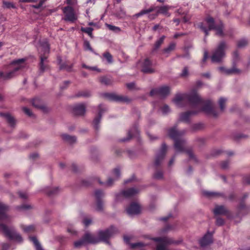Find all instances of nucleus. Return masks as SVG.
I'll return each mask as SVG.
<instances>
[{
  "label": "nucleus",
  "mask_w": 250,
  "mask_h": 250,
  "mask_svg": "<svg viewBox=\"0 0 250 250\" xmlns=\"http://www.w3.org/2000/svg\"><path fill=\"white\" fill-rule=\"evenodd\" d=\"M22 110H23V112L25 113V114H26L28 116H29V117H33L34 116V114H33V113L32 112V111L30 110V109H29L26 107H23L22 108Z\"/></svg>",
  "instance_id": "nucleus-49"
},
{
  "label": "nucleus",
  "mask_w": 250,
  "mask_h": 250,
  "mask_svg": "<svg viewBox=\"0 0 250 250\" xmlns=\"http://www.w3.org/2000/svg\"><path fill=\"white\" fill-rule=\"evenodd\" d=\"M94 194L96 199V209L98 211H102L104 209V204L101 198L104 196V194L103 191L98 189L95 190Z\"/></svg>",
  "instance_id": "nucleus-18"
},
{
  "label": "nucleus",
  "mask_w": 250,
  "mask_h": 250,
  "mask_svg": "<svg viewBox=\"0 0 250 250\" xmlns=\"http://www.w3.org/2000/svg\"><path fill=\"white\" fill-rule=\"evenodd\" d=\"M63 13L65 17L63 18L65 21L74 22L77 19V17L75 14L74 9L72 7L67 6L63 8Z\"/></svg>",
  "instance_id": "nucleus-16"
},
{
  "label": "nucleus",
  "mask_w": 250,
  "mask_h": 250,
  "mask_svg": "<svg viewBox=\"0 0 250 250\" xmlns=\"http://www.w3.org/2000/svg\"><path fill=\"white\" fill-rule=\"evenodd\" d=\"M2 4H3L2 6L4 8H7V9H10V8L15 9V8H16V6L15 5V4L12 2L3 0L2 1Z\"/></svg>",
  "instance_id": "nucleus-37"
},
{
  "label": "nucleus",
  "mask_w": 250,
  "mask_h": 250,
  "mask_svg": "<svg viewBox=\"0 0 250 250\" xmlns=\"http://www.w3.org/2000/svg\"><path fill=\"white\" fill-rule=\"evenodd\" d=\"M203 126V125L201 123H198L193 125L192 126V129L193 130H197L201 129Z\"/></svg>",
  "instance_id": "nucleus-54"
},
{
  "label": "nucleus",
  "mask_w": 250,
  "mask_h": 250,
  "mask_svg": "<svg viewBox=\"0 0 250 250\" xmlns=\"http://www.w3.org/2000/svg\"><path fill=\"white\" fill-rule=\"evenodd\" d=\"M203 194L208 198H217L219 197L225 198V195L223 193L220 192L205 191L203 192Z\"/></svg>",
  "instance_id": "nucleus-28"
},
{
  "label": "nucleus",
  "mask_w": 250,
  "mask_h": 250,
  "mask_svg": "<svg viewBox=\"0 0 250 250\" xmlns=\"http://www.w3.org/2000/svg\"><path fill=\"white\" fill-rule=\"evenodd\" d=\"M227 99L226 98L221 97L218 101V103L220 106V110L223 111L225 107V104Z\"/></svg>",
  "instance_id": "nucleus-41"
},
{
  "label": "nucleus",
  "mask_w": 250,
  "mask_h": 250,
  "mask_svg": "<svg viewBox=\"0 0 250 250\" xmlns=\"http://www.w3.org/2000/svg\"><path fill=\"white\" fill-rule=\"evenodd\" d=\"M32 105L36 108L41 109L44 112H46L48 111L47 107L42 104L41 100L39 98H35L33 100Z\"/></svg>",
  "instance_id": "nucleus-26"
},
{
  "label": "nucleus",
  "mask_w": 250,
  "mask_h": 250,
  "mask_svg": "<svg viewBox=\"0 0 250 250\" xmlns=\"http://www.w3.org/2000/svg\"><path fill=\"white\" fill-rule=\"evenodd\" d=\"M175 47L176 43L174 42H171L167 47L163 50V53L166 55V56L167 57L172 51L174 50Z\"/></svg>",
  "instance_id": "nucleus-31"
},
{
  "label": "nucleus",
  "mask_w": 250,
  "mask_h": 250,
  "mask_svg": "<svg viewBox=\"0 0 250 250\" xmlns=\"http://www.w3.org/2000/svg\"><path fill=\"white\" fill-rule=\"evenodd\" d=\"M103 95L105 98L111 101L123 103H129L130 101V100L128 97L123 95L108 93H104Z\"/></svg>",
  "instance_id": "nucleus-15"
},
{
  "label": "nucleus",
  "mask_w": 250,
  "mask_h": 250,
  "mask_svg": "<svg viewBox=\"0 0 250 250\" xmlns=\"http://www.w3.org/2000/svg\"><path fill=\"white\" fill-rule=\"evenodd\" d=\"M112 174L115 179H118L120 176V170L119 168H115L113 171Z\"/></svg>",
  "instance_id": "nucleus-47"
},
{
  "label": "nucleus",
  "mask_w": 250,
  "mask_h": 250,
  "mask_svg": "<svg viewBox=\"0 0 250 250\" xmlns=\"http://www.w3.org/2000/svg\"><path fill=\"white\" fill-rule=\"evenodd\" d=\"M9 207L6 205L0 202V221L8 219L9 217L6 213ZM0 229L3 231L5 236L10 239L15 240L18 242L22 241V237L14 229L8 228L5 225L0 223Z\"/></svg>",
  "instance_id": "nucleus-3"
},
{
  "label": "nucleus",
  "mask_w": 250,
  "mask_h": 250,
  "mask_svg": "<svg viewBox=\"0 0 250 250\" xmlns=\"http://www.w3.org/2000/svg\"><path fill=\"white\" fill-rule=\"evenodd\" d=\"M127 87L130 89L132 90L135 89V84L134 83H130L126 84Z\"/></svg>",
  "instance_id": "nucleus-62"
},
{
  "label": "nucleus",
  "mask_w": 250,
  "mask_h": 250,
  "mask_svg": "<svg viewBox=\"0 0 250 250\" xmlns=\"http://www.w3.org/2000/svg\"><path fill=\"white\" fill-rule=\"evenodd\" d=\"M229 163L228 161H224L221 164V167L223 169H226L228 168Z\"/></svg>",
  "instance_id": "nucleus-60"
},
{
  "label": "nucleus",
  "mask_w": 250,
  "mask_h": 250,
  "mask_svg": "<svg viewBox=\"0 0 250 250\" xmlns=\"http://www.w3.org/2000/svg\"><path fill=\"white\" fill-rule=\"evenodd\" d=\"M249 42L246 39H242L237 42V47L239 48H243L248 44Z\"/></svg>",
  "instance_id": "nucleus-39"
},
{
  "label": "nucleus",
  "mask_w": 250,
  "mask_h": 250,
  "mask_svg": "<svg viewBox=\"0 0 250 250\" xmlns=\"http://www.w3.org/2000/svg\"><path fill=\"white\" fill-rule=\"evenodd\" d=\"M117 232V229L113 227H111L104 230H100L97 233V238L99 239V242L101 241L108 243V240L114 234Z\"/></svg>",
  "instance_id": "nucleus-13"
},
{
  "label": "nucleus",
  "mask_w": 250,
  "mask_h": 250,
  "mask_svg": "<svg viewBox=\"0 0 250 250\" xmlns=\"http://www.w3.org/2000/svg\"><path fill=\"white\" fill-rule=\"evenodd\" d=\"M166 37L165 36H162L160 38H159L155 43L154 47L153 48L152 51H155L157 50L162 43L164 42V40Z\"/></svg>",
  "instance_id": "nucleus-34"
},
{
  "label": "nucleus",
  "mask_w": 250,
  "mask_h": 250,
  "mask_svg": "<svg viewBox=\"0 0 250 250\" xmlns=\"http://www.w3.org/2000/svg\"><path fill=\"white\" fill-rule=\"evenodd\" d=\"M227 48V45L225 42H221L216 48L213 51L211 57V60L213 62H219L225 57V49Z\"/></svg>",
  "instance_id": "nucleus-12"
},
{
  "label": "nucleus",
  "mask_w": 250,
  "mask_h": 250,
  "mask_svg": "<svg viewBox=\"0 0 250 250\" xmlns=\"http://www.w3.org/2000/svg\"><path fill=\"white\" fill-rule=\"evenodd\" d=\"M139 189L135 188H131L123 190L121 193L116 195V199L119 201L122 197H125L126 198H131L133 197L139 192Z\"/></svg>",
  "instance_id": "nucleus-14"
},
{
  "label": "nucleus",
  "mask_w": 250,
  "mask_h": 250,
  "mask_svg": "<svg viewBox=\"0 0 250 250\" xmlns=\"http://www.w3.org/2000/svg\"><path fill=\"white\" fill-rule=\"evenodd\" d=\"M106 26L108 28L109 30L113 31L115 33H118L121 31L120 28L119 27L115 26L109 24H105Z\"/></svg>",
  "instance_id": "nucleus-43"
},
{
  "label": "nucleus",
  "mask_w": 250,
  "mask_h": 250,
  "mask_svg": "<svg viewBox=\"0 0 250 250\" xmlns=\"http://www.w3.org/2000/svg\"><path fill=\"white\" fill-rule=\"evenodd\" d=\"M38 51L40 54V62L39 63V71L43 73L49 69L48 61L46 54L49 52V47L46 40L40 42V45L38 47Z\"/></svg>",
  "instance_id": "nucleus-5"
},
{
  "label": "nucleus",
  "mask_w": 250,
  "mask_h": 250,
  "mask_svg": "<svg viewBox=\"0 0 250 250\" xmlns=\"http://www.w3.org/2000/svg\"><path fill=\"white\" fill-rule=\"evenodd\" d=\"M140 206L135 203H131L130 206L126 208L127 213L130 215H134L139 214L140 212Z\"/></svg>",
  "instance_id": "nucleus-23"
},
{
  "label": "nucleus",
  "mask_w": 250,
  "mask_h": 250,
  "mask_svg": "<svg viewBox=\"0 0 250 250\" xmlns=\"http://www.w3.org/2000/svg\"><path fill=\"white\" fill-rule=\"evenodd\" d=\"M19 195L20 197L23 199H27L28 198V194L25 192H19Z\"/></svg>",
  "instance_id": "nucleus-63"
},
{
  "label": "nucleus",
  "mask_w": 250,
  "mask_h": 250,
  "mask_svg": "<svg viewBox=\"0 0 250 250\" xmlns=\"http://www.w3.org/2000/svg\"><path fill=\"white\" fill-rule=\"evenodd\" d=\"M25 59H20L13 61L10 65L11 70L6 73L0 72V78L3 80H9L15 77L18 71L25 66Z\"/></svg>",
  "instance_id": "nucleus-6"
},
{
  "label": "nucleus",
  "mask_w": 250,
  "mask_h": 250,
  "mask_svg": "<svg viewBox=\"0 0 250 250\" xmlns=\"http://www.w3.org/2000/svg\"><path fill=\"white\" fill-rule=\"evenodd\" d=\"M116 180L115 178H109L107 182L105 183V185L107 187H110L112 185L113 182Z\"/></svg>",
  "instance_id": "nucleus-56"
},
{
  "label": "nucleus",
  "mask_w": 250,
  "mask_h": 250,
  "mask_svg": "<svg viewBox=\"0 0 250 250\" xmlns=\"http://www.w3.org/2000/svg\"><path fill=\"white\" fill-rule=\"evenodd\" d=\"M86 106L84 104H79L73 106L72 112L76 116H83L85 113Z\"/></svg>",
  "instance_id": "nucleus-22"
},
{
  "label": "nucleus",
  "mask_w": 250,
  "mask_h": 250,
  "mask_svg": "<svg viewBox=\"0 0 250 250\" xmlns=\"http://www.w3.org/2000/svg\"><path fill=\"white\" fill-rule=\"evenodd\" d=\"M91 96V93L89 91H82L78 92L76 95L77 97H89Z\"/></svg>",
  "instance_id": "nucleus-40"
},
{
  "label": "nucleus",
  "mask_w": 250,
  "mask_h": 250,
  "mask_svg": "<svg viewBox=\"0 0 250 250\" xmlns=\"http://www.w3.org/2000/svg\"><path fill=\"white\" fill-rule=\"evenodd\" d=\"M186 129L178 130L177 125H175L167 130L168 136L175 142L174 148L176 152H182L184 150L185 141L182 137L186 134Z\"/></svg>",
  "instance_id": "nucleus-4"
},
{
  "label": "nucleus",
  "mask_w": 250,
  "mask_h": 250,
  "mask_svg": "<svg viewBox=\"0 0 250 250\" xmlns=\"http://www.w3.org/2000/svg\"><path fill=\"white\" fill-rule=\"evenodd\" d=\"M145 246V244L142 242H138L135 243H132L131 244V246L132 248H135L136 247H142Z\"/></svg>",
  "instance_id": "nucleus-59"
},
{
  "label": "nucleus",
  "mask_w": 250,
  "mask_h": 250,
  "mask_svg": "<svg viewBox=\"0 0 250 250\" xmlns=\"http://www.w3.org/2000/svg\"><path fill=\"white\" fill-rule=\"evenodd\" d=\"M100 82L103 84H104L105 85H109L112 84L113 81L112 80L108 77H102L100 78Z\"/></svg>",
  "instance_id": "nucleus-36"
},
{
  "label": "nucleus",
  "mask_w": 250,
  "mask_h": 250,
  "mask_svg": "<svg viewBox=\"0 0 250 250\" xmlns=\"http://www.w3.org/2000/svg\"><path fill=\"white\" fill-rule=\"evenodd\" d=\"M29 239L31 241L36 248V250H44L37 239L35 237H30Z\"/></svg>",
  "instance_id": "nucleus-35"
},
{
  "label": "nucleus",
  "mask_w": 250,
  "mask_h": 250,
  "mask_svg": "<svg viewBox=\"0 0 250 250\" xmlns=\"http://www.w3.org/2000/svg\"><path fill=\"white\" fill-rule=\"evenodd\" d=\"M232 57V67L231 68H227L224 66L219 67L218 68V69L221 73L226 75H230L232 74H239L241 73V70L237 68L235 66L236 63L239 59V54L237 51H235L233 53Z\"/></svg>",
  "instance_id": "nucleus-11"
},
{
  "label": "nucleus",
  "mask_w": 250,
  "mask_h": 250,
  "mask_svg": "<svg viewBox=\"0 0 250 250\" xmlns=\"http://www.w3.org/2000/svg\"><path fill=\"white\" fill-rule=\"evenodd\" d=\"M151 239L155 242L160 243V244L157 245L156 246V250H167V245L171 244L178 245L181 244L183 241L182 238H179L177 240H175L172 238L166 236L153 237Z\"/></svg>",
  "instance_id": "nucleus-8"
},
{
  "label": "nucleus",
  "mask_w": 250,
  "mask_h": 250,
  "mask_svg": "<svg viewBox=\"0 0 250 250\" xmlns=\"http://www.w3.org/2000/svg\"><path fill=\"white\" fill-rule=\"evenodd\" d=\"M103 56L106 60L108 63H111L113 62L112 56L108 52L104 53Z\"/></svg>",
  "instance_id": "nucleus-44"
},
{
  "label": "nucleus",
  "mask_w": 250,
  "mask_h": 250,
  "mask_svg": "<svg viewBox=\"0 0 250 250\" xmlns=\"http://www.w3.org/2000/svg\"><path fill=\"white\" fill-rule=\"evenodd\" d=\"M167 146L166 144H163L162 145V147L158 153L156 155L154 165L156 167H158L161 164L162 161L163 160L165 156L166 155V150H167Z\"/></svg>",
  "instance_id": "nucleus-19"
},
{
  "label": "nucleus",
  "mask_w": 250,
  "mask_h": 250,
  "mask_svg": "<svg viewBox=\"0 0 250 250\" xmlns=\"http://www.w3.org/2000/svg\"><path fill=\"white\" fill-rule=\"evenodd\" d=\"M60 191V189L58 187H47L45 188V191L49 195H55Z\"/></svg>",
  "instance_id": "nucleus-32"
},
{
  "label": "nucleus",
  "mask_w": 250,
  "mask_h": 250,
  "mask_svg": "<svg viewBox=\"0 0 250 250\" xmlns=\"http://www.w3.org/2000/svg\"><path fill=\"white\" fill-rule=\"evenodd\" d=\"M31 208V206L29 205H22L17 207V209L20 211L25 210Z\"/></svg>",
  "instance_id": "nucleus-48"
},
{
  "label": "nucleus",
  "mask_w": 250,
  "mask_h": 250,
  "mask_svg": "<svg viewBox=\"0 0 250 250\" xmlns=\"http://www.w3.org/2000/svg\"><path fill=\"white\" fill-rule=\"evenodd\" d=\"M224 224V220L221 217H217L216 218V224L217 226H221Z\"/></svg>",
  "instance_id": "nucleus-58"
},
{
  "label": "nucleus",
  "mask_w": 250,
  "mask_h": 250,
  "mask_svg": "<svg viewBox=\"0 0 250 250\" xmlns=\"http://www.w3.org/2000/svg\"><path fill=\"white\" fill-rule=\"evenodd\" d=\"M43 3H44L43 0H41L39 4H35V5H32V7L34 8H36V9H39L42 6Z\"/></svg>",
  "instance_id": "nucleus-61"
},
{
  "label": "nucleus",
  "mask_w": 250,
  "mask_h": 250,
  "mask_svg": "<svg viewBox=\"0 0 250 250\" xmlns=\"http://www.w3.org/2000/svg\"><path fill=\"white\" fill-rule=\"evenodd\" d=\"M85 245H86V243L83 237L80 240L75 241L74 243V247L76 248H80Z\"/></svg>",
  "instance_id": "nucleus-38"
},
{
  "label": "nucleus",
  "mask_w": 250,
  "mask_h": 250,
  "mask_svg": "<svg viewBox=\"0 0 250 250\" xmlns=\"http://www.w3.org/2000/svg\"><path fill=\"white\" fill-rule=\"evenodd\" d=\"M213 242L212 236L210 233L208 232L199 240V243L202 247H205Z\"/></svg>",
  "instance_id": "nucleus-24"
},
{
  "label": "nucleus",
  "mask_w": 250,
  "mask_h": 250,
  "mask_svg": "<svg viewBox=\"0 0 250 250\" xmlns=\"http://www.w3.org/2000/svg\"><path fill=\"white\" fill-rule=\"evenodd\" d=\"M152 63L148 59H146L141 64V70L145 73H152L154 72Z\"/></svg>",
  "instance_id": "nucleus-21"
},
{
  "label": "nucleus",
  "mask_w": 250,
  "mask_h": 250,
  "mask_svg": "<svg viewBox=\"0 0 250 250\" xmlns=\"http://www.w3.org/2000/svg\"><path fill=\"white\" fill-rule=\"evenodd\" d=\"M172 7V6L169 5H163L160 7H151L148 9L141 10L138 13L136 14L135 16L139 17L156 10L158 15L161 14L168 17L171 15L170 13L168 12V11Z\"/></svg>",
  "instance_id": "nucleus-10"
},
{
  "label": "nucleus",
  "mask_w": 250,
  "mask_h": 250,
  "mask_svg": "<svg viewBox=\"0 0 250 250\" xmlns=\"http://www.w3.org/2000/svg\"><path fill=\"white\" fill-rule=\"evenodd\" d=\"M84 47L85 49L88 50L92 52H93V50L91 48L90 43L88 41H85L84 42Z\"/></svg>",
  "instance_id": "nucleus-55"
},
{
  "label": "nucleus",
  "mask_w": 250,
  "mask_h": 250,
  "mask_svg": "<svg viewBox=\"0 0 250 250\" xmlns=\"http://www.w3.org/2000/svg\"><path fill=\"white\" fill-rule=\"evenodd\" d=\"M62 138L67 143L72 144L76 142V138L74 136H70L67 134H63Z\"/></svg>",
  "instance_id": "nucleus-33"
},
{
  "label": "nucleus",
  "mask_w": 250,
  "mask_h": 250,
  "mask_svg": "<svg viewBox=\"0 0 250 250\" xmlns=\"http://www.w3.org/2000/svg\"><path fill=\"white\" fill-rule=\"evenodd\" d=\"M86 244H96L98 243L99 239L97 238V236L94 234H91L89 232H86L83 236Z\"/></svg>",
  "instance_id": "nucleus-25"
},
{
  "label": "nucleus",
  "mask_w": 250,
  "mask_h": 250,
  "mask_svg": "<svg viewBox=\"0 0 250 250\" xmlns=\"http://www.w3.org/2000/svg\"><path fill=\"white\" fill-rule=\"evenodd\" d=\"M195 26L204 32L206 37L208 35V31L211 30H214L217 36L220 37L224 36V25L222 21H215L210 16L207 17L203 21L197 23Z\"/></svg>",
  "instance_id": "nucleus-2"
},
{
  "label": "nucleus",
  "mask_w": 250,
  "mask_h": 250,
  "mask_svg": "<svg viewBox=\"0 0 250 250\" xmlns=\"http://www.w3.org/2000/svg\"><path fill=\"white\" fill-rule=\"evenodd\" d=\"M213 213L215 215H225L229 212V210L224 206L217 205L213 209Z\"/></svg>",
  "instance_id": "nucleus-27"
},
{
  "label": "nucleus",
  "mask_w": 250,
  "mask_h": 250,
  "mask_svg": "<svg viewBox=\"0 0 250 250\" xmlns=\"http://www.w3.org/2000/svg\"><path fill=\"white\" fill-rule=\"evenodd\" d=\"M99 112L98 115L93 120V125L95 129L98 130L99 128V124L100 123L102 116L103 113L106 111V107L102 104H100L98 106Z\"/></svg>",
  "instance_id": "nucleus-20"
},
{
  "label": "nucleus",
  "mask_w": 250,
  "mask_h": 250,
  "mask_svg": "<svg viewBox=\"0 0 250 250\" xmlns=\"http://www.w3.org/2000/svg\"><path fill=\"white\" fill-rule=\"evenodd\" d=\"M243 182L245 183L250 184V175H246L243 177Z\"/></svg>",
  "instance_id": "nucleus-64"
},
{
  "label": "nucleus",
  "mask_w": 250,
  "mask_h": 250,
  "mask_svg": "<svg viewBox=\"0 0 250 250\" xmlns=\"http://www.w3.org/2000/svg\"><path fill=\"white\" fill-rule=\"evenodd\" d=\"M0 116L4 117L10 126H14L15 125V120L9 114L0 113Z\"/></svg>",
  "instance_id": "nucleus-30"
},
{
  "label": "nucleus",
  "mask_w": 250,
  "mask_h": 250,
  "mask_svg": "<svg viewBox=\"0 0 250 250\" xmlns=\"http://www.w3.org/2000/svg\"><path fill=\"white\" fill-rule=\"evenodd\" d=\"M188 101L194 108L195 111H188L182 113L179 115L180 121L188 123L189 122L190 117L197 113L203 111L206 113L212 115L216 117L218 114L214 110L212 102L209 100L204 101L202 100L197 93V91L193 90L188 93L178 94L173 100V102L178 107L185 106V103Z\"/></svg>",
  "instance_id": "nucleus-1"
},
{
  "label": "nucleus",
  "mask_w": 250,
  "mask_h": 250,
  "mask_svg": "<svg viewBox=\"0 0 250 250\" xmlns=\"http://www.w3.org/2000/svg\"><path fill=\"white\" fill-rule=\"evenodd\" d=\"M129 138H125L122 140V141H126L128 140L132 136H137L139 134V130L137 127V126L135 125L133 126L132 128L129 130L128 133Z\"/></svg>",
  "instance_id": "nucleus-29"
},
{
  "label": "nucleus",
  "mask_w": 250,
  "mask_h": 250,
  "mask_svg": "<svg viewBox=\"0 0 250 250\" xmlns=\"http://www.w3.org/2000/svg\"><path fill=\"white\" fill-rule=\"evenodd\" d=\"M161 111L163 114L166 115L170 112V109L169 106L167 105H164L161 108Z\"/></svg>",
  "instance_id": "nucleus-46"
},
{
  "label": "nucleus",
  "mask_w": 250,
  "mask_h": 250,
  "mask_svg": "<svg viewBox=\"0 0 250 250\" xmlns=\"http://www.w3.org/2000/svg\"><path fill=\"white\" fill-rule=\"evenodd\" d=\"M151 239L155 242L160 243V244L157 245L156 246V250H167V245L171 244L178 245L181 244L183 241L182 238H179L177 240H175L172 238L166 236L153 237Z\"/></svg>",
  "instance_id": "nucleus-9"
},
{
  "label": "nucleus",
  "mask_w": 250,
  "mask_h": 250,
  "mask_svg": "<svg viewBox=\"0 0 250 250\" xmlns=\"http://www.w3.org/2000/svg\"><path fill=\"white\" fill-rule=\"evenodd\" d=\"M83 224L85 226L87 227L90 225L92 223V219L90 218L85 217L83 221Z\"/></svg>",
  "instance_id": "nucleus-53"
},
{
  "label": "nucleus",
  "mask_w": 250,
  "mask_h": 250,
  "mask_svg": "<svg viewBox=\"0 0 250 250\" xmlns=\"http://www.w3.org/2000/svg\"><path fill=\"white\" fill-rule=\"evenodd\" d=\"M22 229L24 232L29 233L33 232L35 228L34 226L30 225L28 226H22Z\"/></svg>",
  "instance_id": "nucleus-42"
},
{
  "label": "nucleus",
  "mask_w": 250,
  "mask_h": 250,
  "mask_svg": "<svg viewBox=\"0 0 250 250\" xmlns=\"http://www.w3.org/2000/svg\"><path fill=\"white\" fill-rule=\"evenodd\" d=\"M188 75V70L187 67H185L184 68V69L182 70V72L181 74H180V76L182 77H186Z\"/></svg>",
  "instance_id": "nucleus-57"
},
{
  "label": "nucleus",
  "mask_w": 250,
  "mask_h": 250,
  "mask_svg": "<svg viewBox=\"0 0 250 250\" xmlns=\"http://www.w3.org/2000/svg\"><path fill=\"white\" fill-rule=\"evenodd\" d=\"M163 173L161 171H157L154 174V177L157 179H161L163 178Z\"/></svg>",
  "instance_id": "nucleus-51"
},
{
  "label": "nucleus",
  "mask_w": 250,
  "mask_h": 250,
  "mask_svg": "<svg viewBox=\"0 0 250 250\" xmlns=\"http://www.w3.org/2000/svg\"><path fill=\"white\" fill-rule=\"evenodd\" d=\"M170 88L167 86H163L158 88L153 89L150 92L151 96L158 95L161 97H165L169 94Z\"/></svg>",
  "instance_id": "nucleus-17"
},
{
  "label": "nucleus",
  "mask_w": 250,
  "mask_h": 250,
  "mask_svg": "<svg viewBox=\"0 0 250 250\" xmlns=\"http://www.w3.org/2000/svg\"><path fill=\"white\" fill-rule=\"evenodd\" d=\"M93 28L91 27H82L81 31L87 33L89 36L92 37Z\"/></svg>",
  "instance_id": "nucleus-45"
},
{
  "label": "nucleus",
  "mask_w": 250,
  "mask_h": 250,
  "mask_svg": "<svg viewBox=\"0 0 250 250\" xmlns=\"http://www.w3.org/2000/svg\"><path fill=\"white\" fill-rule=\"evenodd\" d=\"M71 68H72L71 66L66 64L65 63L61 64H60V69H65L68 71H70L71 69Z\"/></svg>",
  "instance_id": "nucleus-50"
},
{
  "label": "nucleus",
  "mask_w": 250,
  "mask_h": 250,
  "mask_svg": "<svg viewBox=\"0 0 250 250\" xmlns=\"http://www.w3.org/2000/svg\"><path fill=\"white\" fill-rule=\"evenodd\" d=\"M172 229V226L170 225L167 226L166 227L163 228L161 230L160 233L163 234L165 233H167L169 230H171Z\"/></svg>",
  "instance_id": "nucleus-52"
},
{
  "label": "nucleus",
  "mask_w": 250,
  "mask_h": 250,
  "mask_svg": "<svg viewBox=\"0 0 250 250\" xmlns=\"http://www.w3.org/2000/svg\"><path fill=\"white\" fill-rule=\"evenodd\" d=\"M25 59H20L13 61L10 65L11 70L6 73L0 72V78L3 80H9L15 77L18 71L25 66Z\"/></svg>",
  "instance_id": "nucleus-7"
}]
</instances>
